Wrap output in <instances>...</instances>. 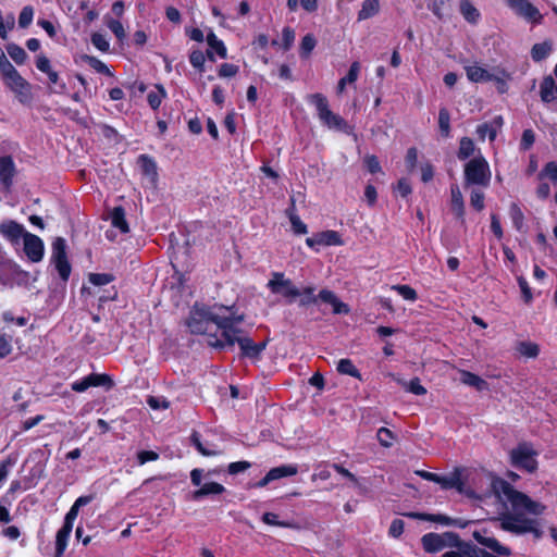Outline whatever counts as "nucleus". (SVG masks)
Returning a JSON list of instances; mask_svg holds the SVG:
<instances>
[{
  "mask_svg": "<svg viewBox=\"0 0 557 557\" xmlns=\"http://www.w3.org/2000/svg\"><path fill=\"white\" fill-rule=\"evenodd\" d=\"M207 44L213 52H215L221 59L227 57V50L222 40H220L213 32L207 35Z\"/></svg>",
  "mask_w": 557,
  "mask_h": 557,
  "instance_id": "nucleus-34",
  "label": "nucleus"
},
{
  "mask_svg": "<svg viewBox=\"0 0 557 557\" xmlns=\"http://www.w3.org/2000/svg\"><path fill=\"white\" fill-rule=\"evenodd\" d=\"M97 128L99 131V134L101 136H103L107 140L114 143V144H117L121 141V136L114 127L103 124V123H100L97 125Z\"/></svg>",
  "mask_w": 557,
  "mask_h": 557,
  "instance_id": "nucleus-44",
  "label": "nucleus"
},
{
  "mask_svg": "<svg viewBox=\"0 0 557 557\" xmlns=\"http://www.w3.org/2000/svg\"><path fill=\"white\" fill-rule=\"evenodd\" d=\"M296 199L294 196L290 197V206L286 209V215L288 216L292 228L295 234L301 235L307 234V225L300 220V218L296 214L295 207Z\"/></svg>",
  "mask_w": 557,
  "mask_h": 557,
  "instance_id": "nucleus-20",
  "label": "nucleus"
},
{
  "mask_svg": "<svg viewBox=\"0 0 557 557\" xmlns=\"http://www.w3.org/2000/svg\"><path fill=\"white\" fill-rule=\"evenodd\" d=\"M110 220H111L112 226L120 230L121 233L126 234L129 232V226L126 221V214H125V210L123 209V207L113 208L110 212Z\"/></svg>",
  "mask_w": 557,
  "mask_h": 557,
  "instance_id": "nucleus-26",
  "label": "nucleus"
},
{
  "mask_svg": "<svg viewBox=\"0 0 557 557\" xmlns=\"http://www.w3.org/2000/svg\"><path fill=\"white\" fill-rule=\"evenodd\" d=\"M442 486L444 490L456 488L459 493H463V482L461 480V470L455 469L449 475H440L434 481Z\"/></svg>",
  "mask_w": 557,
  "mask_h": 557,
  "instance_id": "nucleus-17",
  "label": "nucleus"
},
{
  "mask_svg": "<svg viewBox=\"0 0 557 557\" xmlns=\"http://www.w3.org/2000/svg\"><path fill=\"white\" fill-rule=\"evenodd\" d=\"M377 441L384 447H391L393 445L394 434L386 428H380L376 433Z\"/></svg>",
  "mask_w": 557,
  "mask_h": 557,
  "instance_id": "nucleus-53",
  "label": "nucleus"
},
{
  "mask_svg": "<svg viewBox=\"0 0 557 557\" xmlns=\"http://www.w3.org/2000/svg\"><path fill=\"white\" fill-rule=\"evenodd\" d=\"M92 45L102 52H107L110 48L109 41L106 36L100 33H95L91 35Z\"/></svg>",
  "mask_w": 557,
  "mask_h": 557,
  "instance_id": "nucleus-57",
  "label": "nucleus"
},
{
  "mask_svg": "<svg viewBox=\"0 0 557 557\" xmlns=\"http://www.w3.org/2000/svg\"><path fill=\"white\" fill-rule=\"evenodd\" d=\"M113 276L107 273H92L89 275V282L97 286L107 285L112 282Z\"/></svg>",
  "mask_w": 557,
  "mask_h": 557,
  "instance_id": "nucleus-60",
  "label": "nucleus"
},
{
  "mask_svg": "<svg viewBox=\"0 0 557 557\" xmlns=\"http://www.w3.org/2000/svg\"><path fill=\"white\" fill-rule=\"evenodd\" d=\"M391 288L406 300L416 301L418 298L417 292L409 285H393Z\"/></svg>",
  "mask_w": 557,
  "mask_h": 557,
  "instance_id": "nucleus-51",
  "label": "nucleus"
},
{
  "mask_svg": "<svg viewBox=\"0 0 557 557\" xmlns=\"http://www.w3.org/2000/svg\"><path fill=\"white\" fill-rule=\"evenodd\" d=\"M506 4L527 22L533 25L543 23V14L529 0H506Z\"/></svg>",
  "mask_w": 557,
  "mask_h": 557,
  "instance_id": "nucleus-11",
  "label": "nucleus"
},
{
  "mask_svg": "<svg viewBox=\"0 0 557 557\" xmlns=\"http://www.w3.org/2000/svg\"><path fill=\"white\" fill-rule=\"evenodd\" d=\"M473 537L479 544L491 549L495 554L500 556H509L511 554V550L508 547L503 546L495 537L487 536L486 531H474Z\"/></svg>",
  "mask_w": 557,
  "mask_h": 557,
  "instance_id": "nucleus-16",
  "label": "nucleus"
},
{
  "mask_svg": "<svg viewBox=\"0 0 557 557\" xmlns=\"http://www.w3.org/2000/svg\"><path fill=\"white\" fill-rule=\"evenodd\" d=\"M7 52L10 58L17 64L22 65L27 60L26 51L18 45L10 42L5 46Z\"/></svg>",
  "mask_w": 557,
  "mask_h": 557,
  "instance_id": "nucleus-38",
  "label": "nucleus"
},
{
  "mask_svg": "<svg viewBox=\"0 0 557 557\" xmlns=\"http://www.w3.org/2000/svg\"><path fill=\"white\" fill-rule=\"evenodd\" d=\"M552 49V44L548 41L535 44L531 49V57L535 62L543 61L550 54Z\"/></svg>",
  "mask_w": 557,
  "mask_h": 557,
  "instance_id": "nucleus-33",
  "label": "nucleus"
},
{
  "mask_svg": "<svg viewBox=\"0 0 557 557\" xmlns=\"http://www.w3.org/2000/svg\"><path fill=\"white\" fill-rule=\"evenodd\" d=\"M295 40V32L292 27L286 26L282 30V46L285 51L289 50Z\"/></svg>",
  "mask_w": 557,
  "mask_h": 557,
  "instance_id": "nucleus-55",
  "label": "nucleus"
},
{
  "mask_svg": "<svg viewBox=\"0 0 557 557\" xmlns=\"http://www.w3.org/2000/svg\"><path fill=\"white\" fill-rule=\"evenodd\" d=\"M476 134L481 140H484L486 137H488L491 141H494L496 138L497 131L496 127H494L493 125L488 123H483L476 127Z\"/></svg>",
  "mask_w": 557,
  "mask_h": 557,
  "instance_id": "nucleus-50",
  "label": "nucleus"
},
{
  "mask_svg": "<svg viewBox=\"0 0 557 557\" xmlns=\"http://www.w3.org/2000/svg\"><path fill=\"white\" fill-rule=\"evenodd\" d=\"M492 490L500 502L510 504L515 511V513H506L499 519L502 529L517 534L533 532V520L523 518L522 513L537 516L544 511L545 507L541 503L532 500L528 495L516 491L502 479L492 481Z\"/></svg>",
  "mask_w": 557,
  "mask_h": 557,
  "instance_id": "nucleus-1",
  "label": "nucleus"
},
{
  "mask_svg": "<svg viewBox=\"0 0 557 557\" xmlns=\"http://www.w3.org/2000/svg\"><path fill=\"white\" fill-rule=\"evenodd\" d=\"M535 141V135L532 129H524L522 133L520 148L522 150H529Z\"/></svg>",
  "mask_w": 557,
  "mask_h": 557,
  "instance_id": "nucleus-62",
  "label": "nucleus"
},
{
  "mask_svg": "<svg viewBox=\"0 0 557 557\" xmlns=\"http://www.w3.org/2000/svg\"><path fill=\"white\" fill-rule=\"evenodd\" d=\"M51 261L63 281H67L71 274V264L66 256V242L63 237H57L52 242Z\"/></svg>",
  "mask_w": 557,
  "mask_h": 557,
  "instance_id": "nucleus-10",
  "label": "nucleus"
},
{
  "mask_svg": "<svg viewBox=\"0 0 557 557\" xmlns=\"http://www.w3.org/2000/svg\"><path fill=\"white\" fill-rule=\"evenodd\" d=\"M165 97V89L161 85H156V87L148 92L147 101L151 109L157 110Z\"/></svg>",
  "mask_w": 557,
  "mask_h": 557,
  "instance_id": "nucleus-36",
  "label": "nucleus"
},
{
  "mask_svg": "<svg viewBox=\"0 0 557 557\" xmlns=\"http://www.w3.org/2000/svg\"><path fill=\"white\" fill-rule=\"evenodd\" d=\"M34 16V9L30 5H26L22 9L18 16V25L21 28H26L30 25Z\"/></svg>",
  "mask_w": 557,
  "mask_h": 557,
  "instance_id": "nucleus-52",
  "label": "nucleus"
},
{
  "mask_svg": "<svg viewBox=\"0 0 557 557\" xmlns=\"http://www.w3.org/2000/svg\"><path fill=\"white\" fill-rule=\"evenodd\" d=\"M8 267L11 271V274L13 276V280L17 283V284H27L28 281H29V273L22 270L20 268V265H17L16 263H13V262H8Z\"/></svg>",
  "mask_w": 557,
  "mask_h": 557,
  "instance_id": "nucleus-47",
  "label": "nucleus"
},
{
  "mask_svg": "<svg viewBox=\"0 0 557 557\" xmlns=\"http://www.w3.org/2000/svg\"><path fill=\"white\" fill-rule=\"evenodd\" d=\"M470 203H471V206L475 210H478V211L483 210V208H484V194L481 190H479V189H473L471 191Z\"/></svg>",
  "mask_w": 557,
  "mask_h": 557,
  "instance_id": "nucleus-59",
  "label": "nucleus"
},
{
  "mask_svg": "<svg viewBox=\"0 0 557 557\" xmlns=\"http://www.w3.org/2000/svg\"><path fill=\"white\" fill-rule=\"evenodd\" d=\"M417 161H418V149L416 147H411L407 150V153L405 157L406 168L409 172L414 171Z\"/></svg>",
  "mask_w": 557,
  "mask_h": 557,
  "instance_id": "nucleus-56",
  "label": "nucleus"
},
{
  "mask_svg": "<svg viewBox=\"0 0 557 557\" xmlns=\"http://www.w3.org/2000/svg\"><path fill=\"white\" fill-rule=\"evenodd\" d=\"M239 71V67L232 63H223L219 67V76L220 77H233L235 76Z\"/></svg>",
  "mask_w": 557,
  "mask_h": 557,
  "instance_id": "nucleus-61",
  "label": "nucleus"
},
{
  "mask_svg": "<svg viewBox=\"0 0 557 557\" xmlns=\"http://www.w3.org/2000/svg\"><path fill=\"white\" fill-rule=\"evenodd\" d=\"M221 309H223V306L214 305L213 307H206L196 305L187 322L190 332L195 334H206L209 332L211 324H215L218 327L219 324L224 325L226 320L218 312V310Z\"/></svg>",
  "mask_w": 557,
  "mask_h": 557,
  "instance_id": "nucleus-2",
  "label": "nucleus"
},
{
  "mask_svg": "<svg viewBox=\"0 0 557 557\" xmlns=\"http://www.w3.org/2000/svg\"><path fill=\"white\" fill-rule=\"evenodd\" d=\"M0 78L3 85L14 94L17 101L22 104H30L33 101V86L25 79L18 71L11 64L0 72Z\"/></svg>",
  "mask_w": 557,
  "mask_h": 557,
  "instance_id": "nucleus-4",
  "label": "nucleus"
},
{
  "mask_svg": "<svg viewBox=\"0 0 557 557\" xmlns=\"http://www.w3.org/2000/svg\"><path fill=\"white\" fill-rule=\"evenodd\" d=\"M459 12L463 18L470 24H478L481 18L480 11L472 4L470 0L459 1Z\"/></svg>",
  "mask_w": 557,
  "mask_h": 557,
  "instance_id": "nucleus-22",
  "label": "nucleus"
},
{
  "mask_svg": "<svg viewBox=\"0 0 557 557\" xmlns=\"http://www.w3.org/2000/svg\"><path fill=\"white\" fill-rule=\"evenodd\" d=\"M490 166L482 156H475L466 165L463 174H488Z\"/></svg>",
  "mask_w": 557,
  "mask_h": 557,
  "instance_id": "nucleus-25",
  "label": "nucleus"
},
{
  "mask_svg": "<svg viewBox=\"0 0 557 557\" xmlns=\"http://www.w3.org/2000/svg\"><path fill=\"white\" fill-rule=\"evenodd\" d=\"M394 190L401 197H407L409 194H411V184H410L408 177L403 176L397 182V185L394 187Z\"/></svg>",
  "mask_w": 557,
  "mask_h": 557,
  "instance_id": "nucleus-58",
  "label": "nucleus"
},
{
  "mask_svg": "<svg viewBox=\"0 0 557 557\" xmlns=\"http://www.w3.org/2000/svg\"><path fill=\"white\" fill-rule=\"evenodd\" d=\"M438 126L441 134L445 137L450 133V113L446 108H441L438 112Z\"/></svg>",
  "mask_w": 557,
  "mask_h": 557,
  "instance_id": "nucleus-45",
  "label": "nucleus"
},
{
  "mask_svg": "<svg viewBox=\"0 0 557 557\" xmlns=\"http://www.w3.org/2000/svg\"><path fill=\"white\" fill-rule=\"evenodd\" d=\"M407 516L411 517V518H417V519H420V520H425V521L441 523V524H444V525H451L453 524V519L451 518H449L446 515H441V513L432 515V513L410 512Z\"/></svg>",
  "mask_w": 557,
  "mask_h": 557,
  "instance_id": "nucleus-35",
  "label": "nucleus"
},
{
  "mask_svg": "<svg viewBox=\"0 0 557 557\" xmlns=\"http://www.w3.org/2000/svg\"><path fill=\"white\" fill-rule=\"evenodd\" d=\"M509 215L511 218L515 228L522 233H527V226L524 224V214L517 203H511L509 208Z\"/></svg>",
  "mask_w": 557,
  "mask_h": 557,
  "instance_id": "nucleus-30",
  "label": "nucleus"
},
{
  "mask_svg": "<svg viewBox=\"0 0 557 557\" xmlns=\"http://www.w3.org/2000/svg\"><path fill=\"white\" fill-rule=\"evenodd\" d=\"M459 373H460V381L465 385L474 387L479 392H482V391H485L488 388L487 382L485 380L481 379L479 375H476L472 372L466 371V370H460Z\"/></svg>",
  "mask_w": 557,
  "mask_h": 557,
  "instance_id": "nucleus-24",
  "label": "nucleus"
},
{
  "mask_svg": "<svg viewBox=\"0 0 557 557\" xmlns=\"http://www.w3.org/2000/svg\"><path fill=\"white\" fill-rule=\"evenodd\" d=\"M72 527L67 524H63V527L58 531L55 537V556L61 557L66 548L69 536L72 532Z\"/></svg>",
  "mask_w": 557,
  "mask_h": 557,
  "instance_id": "nucleus-28",
  "label": "nucleus"
},
{
  "mask_svg": "<svg viewBox=\"0 0 557 557\" xmlns=\"http://www.w3.org/2000/svg\"><path fill=\"white\" fill-rule=\"evenodd\" d=\"M218 312H220L222 318L226 321L224 325L219 324L221 337L214 338V341H209V345L218 348H232L235 345V336L243 333V331L236 327V325L244 321V315L235 314L233 312V307L223 306V309L218 310Z\"/></svg>",
  "mask_w": 557,
  "mask_h": 557,
  "instance_id": "nucleus-3",
  "label": "nucleus"
},
{
  "mask_svg": "<svg viewBox=\"0 0 557 557\" xmlns=\"http://www.w3.org/2000/svg\"><path fill=\"white\" fill-rule=\"evenodd\" d=\"M465 70L468 79L472 83L492 82V72H488L479 65H468L465 66Z\"/></svg>",
  "mask_w": 557,
  "mask_h": 557,
  "instance_id": "nucleus-23",
  "label": "nucleus"
},
{
  "mask_svg": "<svg viewBox=\"0 0 557 557\" xmlns=\"http://www.w3.org/2000/svg\"><path fill=\"white\" fill-rule=\"evenodd\" d=\"M380 10L379 0H364L358 12V20L363 21L374 16Z\"/></svg>",
  "mask_w": 557,
  "mask_h": 557,
  "instance_id": "nucleus-31",
  "label": "nucleus"
},
{
  "mask_svg": "<svg viewBox=\"0 0 557 557\" xmlns=\"http://www.w3.org/2000/svg\"><path fill=\"white\" fill-rule=\"evenodd\" d=\"M235 343L238 344L242 355L250 359H258L267 347V342L256 344L251 338L238 334L235 336Z\"/></svg>",
  "mask_w": 557,
  "mask_h": 557,
  "instance_id": "nucleus-13",
  "label": "nucleus"
},
{
  "mask_svg": "<svg viewBox=\"0 0 557 557\" xmlns=\"http://www.w3.org/2000/svg\"><path fill=\"white\" fill-rule=\"evenodd\" d=\"M517 350L520 355L528 358H535L540 352L539 346L532 342H519L517 344Z\"/></svg>",
  "mask_w": 557,
  "mask_h": 557,
  "instance_id": "nucleus-42",
  "label": "nucleus"
},
{
  "mask_svg": "<svg viewBox=\"0 0 557 557\" xmlns=\"http://www.w3.org/2000/svg\"><path fill=\"white\" fill-rule=\"evenodd\" d=\"M318 245L336 246L342 245L341 236L335 231H325L318 234Z\"/></svg>",
  "mask_w": 557,
  "mask_h": 557,
  "instance_id": "nucleus-39",
  "label": "nucleus"
},
{
  "mask_svg": "<svg viewBox=\"0 0 557 557\" xmlns=\"http://www.w3.org/2000/svg\"><path fill=\"white\" fill-rule=\"evenodd\" d=\"M36 67L45 73V74H49L52 70L51 67V64H50V60L45 55V54H39L37 55L36 58Z\"/></svg>",
  "mask_w": 557,
  "mask_h": 557,
  "instance_id": "nucleus-64",
  "label": "nucleus"
},
{
  "mask_svg": "<svg viewBox=\"0 0 557 557\" xmlns=\"http://www.w3.org/2000/svg\"><path fill=\"white\" fill-rule=\"evenodd\" d=\"M137 164L143 174H156V162L147 154H140L137 159Z\"/></svg>",
  "mask_w": 557,
  "mask_h": 557,
  "instance_id": "nucleus-46",
  "label": "nucleus"
},
{
  "mask_svg": "<svg viewBox=\"0 0 557 557\" xmlns=\"http://www.w3.org/2000/svg\"><path fill=\"white\" fill-rule=\"evenodd\" d=\"M315 287L310 285L300 289L299 306L307 307L313 305L320 299L325 304H330L333 307V312L336 314H347L349 312L348 305L341 301L337 296L329 289H322L318 296L314 295Z\"/></svg>",
  "mask_w": 557,
  "mask_h": 557,
  "instance_id": "nucleus-6",
  "label": "nucleus"
},
{
  "mask_svg": "<svg viewBox=\"0 0 557 557\" xmlns=\"http://www.w3.org/2000/svg\"><path fill=\"white\" fill-rule=\"evenodd\" d=\"M225 491L224 486L216 482L205 483L199 490L193 493V499L199 500L207 495H218Z\"/></svg>",
  "mask_w": 557,
  "mask_h": 557,
  "instance_id": "nucleus-27",
  "label": "nucleus"
},
{
  "mask_svg": "<svg viewBox=\"0 0 557 557\" xmlns=\"http://www.w3.org/2000/svg\"><path fill=\"white\" fill-rule=\"evenodd\" d=\"M512 79V76L503 67H494L492 71V82L496 84V89L499 94H506L508 91V82Z\"/></svg>",
  "mask_w": 557,
  "mask_h": 557,
  "instance_id": "nucleus-19",
  "label": "nucleus"
},
{
  "mask_svg": "<svg viewBox=\"0 0 557 557\" xmlns=\"http://www.w3.org/2000/svg\"><path fill=\"white\" fill-rule=\"evenodd\" d=\"M364 164H366L367 171H369L371 174H376V173L381 172L380 161L373 154L366 156Z\"/></svg>",
  "mask_w": 557,
  "mask_h": 557,
  "instance_id": "nucleus-63",
  "label": "nucleus"
},
{
  "mask_svg": "<svg viewBox=\"0 0 557 557\" xmlns=\"http://www.w3.org/2000/svg\"><path fill=\"white\" fill-rule=\"evenodd\" d=\"M83 60L96 72L107 76H112V72L109 70V67L98 58L91 55H84Z\"/></svg>",
  "mask_w": 557,
  "mask_h": 557,
  "instance_id": "nucleus-43",
  "label": "nucleus"
},
{
  "mask_svg": "<svg viewBox=\"0 0 557 557\" xmlns=\"http://www.w3.org/2000/svg\"><path fill=\"white\" fill-rule=\"evenodd\" d=\"M317 45V40L311 34H307L300 44V57L308 58Z\"/></svg>",
  "mask_w": 557,
  "mask_h": 557,
  "instance_id": "nucleus-49",
  "label": "nucleus"
},
{
  "mask_svg": "<svg viewBox=\"0 0 557 557\" xmlns=\"http://www.w3.org/2000/svg\"><path fill=\"white\" fill-rule=\"evenodd\" d=\"M262 521L269 525L282 527V528H290L293 524L287 521H280L278 516L273 512H265L262 516Z\"/></svg>",
  "mask_w": 557,
  "mask_h": 557,
  "instance_id": "nucleus-54",
  "label": "nucleus"
},
{
  "mask_svg": "<svg viewBox=\"0 0 557 557\" xmlns=\"http://www.w3.org/2000/svg\"><path fill=\"white\" fill-rule=\"evenodd\" d=\"M24 252L32 262H40L44 258V242L37 235L26 233L24 235Z\"/></svg>",
  "mask_w": 557,
  "mask_h": 557,
  "instance_id": "nucleus-12",
  "label": "nucleus"
},
{
  "mask_svg": "<svg viewBox=\"0 0 557 557\" xmlns=\"http://www.w3.org/2000/svg\"><path fill=\"white\" fill-rule=\"evenodd\" d=\"M268 287L273 294L285 297L288 304H292L300 296V289L280 272L273 273L272 278L268 282Z\"/></svg>",
  "mask_w": 557,
  "mask_h": 557,
  "instance_id": "nucleus-9",
  "label": "nucleus"
},
{
  "mask_svg": "<svg viewBox=\"0 0 557 557\" xmlns=\"http://www.w3.org/2000/svg\"><path fill=\"white\" fill-rule=\"evenodd\" d=\"M536 451L527 443L518 445L510 451V459L513 467L534 472L537 468L535 459Z\"/></svg>",
  "mask_w": 557,
  "mask_h": 557,
  "instance_id": "nucleus-7",
  "label": "nucleus"
},
{
  "mask_svg": "<svg viewBox=\"0 0 557 557\" xmlns=\"http://www.w3.org/2000/svg\"><path fill=\"white\" fill-rule=\"evenodd\" d=\"M298 469L296 466L292 465H283L280 467L272 468L268 474L271 478V481H275L285 476H292L297 473Z\"/></svg>",
  "mask_w": 557,
  "mask_h": 557,
  "instance_id": "nucleus-37",
  "label": "nucleus"
},
{
  "mask_svg": "<svg viewBox=\"0 0 557 557\" xmlns=\"http://www.w3.org/2000/svg\"><path fill=\"white\" fill-rule=\"evenodd\" d=\"M91 500H92V496L91 495H86V496L78 497L75 500V503L73 504V506L71 507V509L69 510V512L66 513L65 519H64V523L67 524V525H71L73 528V523H74V520L76 519V517L78 515L79 508L83 507V506H86Z\"/></svg>",
  "mask_w": 557,
  "mask_h": 557,
  "instance_id": "nucleus-29",
  "label": "nucleus"
},
{
  "mask_svg": "<svg viewBox=\"0 0 557 557\" xmlns=\"http://www.w3.org/2000/svg\"><path fill=\"white\" fill-rule=\"evenodd\" d=\"M450 194V210L455 216L461 221V223H465V202L459 187L455 184L451 185Z\"/></svg>",
  "mask_w": 557,
  "mask_h": 557,
  "instance_id": "nucleus-18",
  "label": "nucleus"
},
{
  "mask_svg": "<svg viewBox=\"0 0 557 557\" xmlns=\"http://www.w3.org/2000/svg\"><path fill=\"white\" fill-rule=\"evenodd\" d=\"M309 103L315 107L318 117L323 125L331 129H336L348 134L350 131L349 124L341 115L330 110L327 99L324 95L317 92L307 97Z\"/></svg>",
  "mask_w": 557,
  "mask_h": 557,
  "instance_id": "nucleus-5",
  "label": "nucleus"
},
{
  "mask_svg": "<svg viewBox=\"0 0 557 557\" xmlns=\"http://www.w3.org/2000/svg\"><path fill=\"white\" fill-rule=\"evenodd\" d=\"M189 62L195 69L199 71V73L205 72L206 55L201 50H193L189 54Z\"/></svg>",
  "mask_w": 557,
  "mask_h": 557,
  "instance_id": "nucleus-48",
  "label": "nucleus"
},
{
  "mask_svg": "<svg viewBox=\"0 0 557 557\" xmlns=\"http://www.w3.org/2000/svg\"><path fill=\"white\" fill-rule=\"evenodd\" d=\"M26 233L24 226L13 220L3 221L0 224V234L13 245L18 244Z\"/></svg>",
  "mask_w": 557,
  "mask_h": 557,
  "instance_id": "nucleus-15",
  "label": "nucleus"
},
{
  "mask_svg": "<svg viewBox=\"0 0 557 557\" xmlns=\"http://www.w3.org/2000/svg\"><path fill=\"white\" fill-rule=\"evenodd\" d=\"M542 101L552 102L557 99V85L552 76H546L540 85Z\"/></svg>",
  "mask_w": 557,
  "mask_h": 557,
  "instance_id": "nucleus-21",
  "label": "nucleus"
},
{
  "mask_svg": "<svg viewBox=\"0 0 557 557\" xmlns=\"http://www.w3.org/2000/svg\"><path fill=\"white\" fill-rule=\"evenodd\" d=\"M337 371L341 374L350 375L352 377L361 380L359 370L354 366L350 359H341L337 363Z\"/></svg>",
  "mask_w": 557,
  "mask_h": 557,
  "instance_id": "nucleus-41",
  "label": "nucleus"
},
{
  "mask_svg": "<svg viewBox=\"0 0 557 557\" xmlns=\"http://www.w3.org/2000/svg\"><path fill=\"white\" fill-rule=\"evenodd\" d=\"M481 549L471 542H465L458 537L456 545H453V548L445 552L442 557H480Z\"/></svg>",
  "mask_w": 557,
  "mask_h": 557,
  "instance_id": "nucleus-14",
  "label": "nucleus"
},
{
  "mask_svg": "<svg viewBox=\"0 0 557 557\" xmlns=\"http://www.w3.org/2000/svg\"><path fill=\"white\" fill-rule=\"evenodd\" d=\"M392 376L407 392L412 393L414 395H424V394H426V388L421 385L420 380L418 377H414L411 381L407 382V381H405L403 379L395 377V375H392Z\"/></svg>",
  "mask_w": 557,
  "mask_h": 557,
  "instance_id": "nucleus-32",
  "label": "nucleus"
},
{
  "mask_svg": "<svg viewBox=\"0 0 557 557\" xmlns=\"http://www.w3.org/2000/svg\"><path fill=\"white\" fill-rule=\"evenodd\" d=\"M474 150L475 146L473 140L469 137H462L459 143L457 156L460 160H466L474 153Z\"/></svg>",
  "mask_w": 557,
  "mask_h": 557,
  "instance_id": "nucleus-40",
  "label": "nucleus"
},
{
  "mask_svg": "<svg viewBox=\"0 0 557 557\" xmlns=\"http://www.w3.org/2000/svg\"><path fill=\"white\" fill-rule=\"evenodd\" d=\"M459 535L454 532L426 533L422 536L421 543L426 553H437L444 548H453L456 545Z\"/></svg>",
  "mask_w": 557,
  "mask_h": 557,
  "instance_id": "nucleus-8",
  "label": "nucleus"
}]
</instances>
